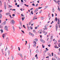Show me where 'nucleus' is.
I'll return each mask as SVG.
<instances>
[{"mask_svg": "<svg viewBox=\"0 0 60 60\" xmlns=\"http://www.w3.org/2000/svg\"><path fill=\"white\" fill-rule=\"evenodd\" d=\"M33 43L34 44L33 45V47L34 48H35V47H36V44L37 43L35 41H34V42H33Z\"/></svg>", "mask_w": 60, "mask_h": 60, "instance_id": "1", "label": "nucleus"}, {"mask_svg": "<svg viewBox=\"0 0 60 60\" xmlns=\"http://www.w3.org/2000/svg\"><path fill=\"white\" fill-rule=\"evenodd\" d=\"M5 29L6 30V31H8V27L7 26H5Z\"/></svg>", "mask_w": 60, "mask_h": 60, "instance_id": "2", "label": "nucleus"}, {"mask_svg": "<svg viewBox=\"0 0 60 60\" xmlns=\"http://www.w3.org/2000/svg\"><path fill=\"white\" fill-rule=\"evenodd\" d=\"M40 41L42 42V43H45V41H44L43 40V39H42L41 38L40 39Z\"/></svg>", "mask_w": 60, "mask_h": 60, "instance_id": "3", "label": "nucleus"}, {"mask_svg": "<svg viewBox=\"0 0 60 60\" xmlns=\"http://www.w3.org/2000/svg\"><path fill=\"white\" fill-rule=\"evenodd\" d=\"M4 8L5 10L6 9V3L5 2L4 3Z\"/></svg>", "mask_w": 60, "mask_h": 60, "instance_id": "4", "label": "nucleus"}, {"mask_svg": "<svg viewBox=\"0 0 60 60\" xmlns=\"http://www.w3.org/2000/svg\"><path fill=\"white\" fill-rule=\"evenodd\" d=\"M57 20L58 21V22H57V23L58 24H59V25H60V20L59 19V18H57Z\"/></svg>", "mask_w": 60, "mask_h": 60, "instance_id": "5", "label": "nucleus"}, {"mask_svg": "<svg viewBox=\"0 0 60 60\" xmlns=\"http://www.w3.org/2000/svg\"><path fill=\"white\" fill-rule=\"evenodd\" d=\"M56 4H58V5H59V4H60V0H58L56 2Z\"/></svg>", "mask_w": 60, "mask_h": 60, "instance_id": "6", "label": "nucleus"}, {"mask_svg": "<svg viewBox=\"0 0 60 60\" xmlns=\"http://www.w3.org/2000/svg\"><path fill=\"white\" fill-rule=\"evenodd\" d=\"M11 22L13 25V24H14V23H15V21H14V20H13V19H12V20Z\"/></svg>", "mask_w": 60, "mask_h": 60, "instance_id": "7", "label": "nucleus"}, {"mask_svg": "<svg viewBox=\"0 0 60 60\" xmlns=\"http://www.w3.org/2000/svg\"><path fill=\"white\" fill-rule=\"evenodd\" d=\"M2 37H3V38L4 39V37H5V36H6V35H5V34H3L2 36Z\"/></svg>", "mask_w": 60, "mask_h": 60, "instance_id": "8", "label": "nucleus"}, {"mask_svg": "<svg viewBox=\"0 0 60 60\" xmlns=\"http://www.w3.org/2000/svg\"><path fill=\"white\" fill-rule=\"evenodd\" d=\"M6 23V21H4V22L3 23H2V25H5V23Z\"/></svg>", "mask_w": 60, "mask_h": 60, "instance_id": "9", "label": "nucleus"}, {"mask_svg": "<svg viewBox=\"0 0 60 60\" xmlns=\"http://www.w3.org/2000/svg\"><path fill=\"white\" fill-rule=\"evenodd\" d=\"M48 24H46V25L45 26V28H47V27H48Z\"/></svg>", "mask_w": 60, "mask_h": 60, "instance_id": "10", "label": "nucleus"}, {"mask_svg": "<svg viewBox=\"0 0 60 60\" xmlns=\"http://www.w3.org/2000/svg\"><path fill=\"white\" fill-rule=\"evenodd\" d=\"M11 14L9 13H6V15H10Z\"/></svg>", "mask_w": 60, "mask_h": 60, "instance_id": "11", "label": "nucleus"}, {"mask_svg": "<svg viewBox=\"0 0 60 60\" xmlns=\"http://www.w3.org/2000/svg\"><path fill=\"white\" fill-rule=\"evenodd\" d=\"M56 58L57 60H60V59L58 57H56Z\"/></svg>", "mask_w": 60, "mask_h": 60, "instance_id": "12", "label": "nucleus"}, {"mask_svg": "<svg viewBox=\"0 0 60 60\" xmlns=\"http://www.w3.org/2000/svg\"><path fill=\"white\" fill-rule=\"evenodd\" d=\"M11 58L12 60H14V58L13 57V56H11Z\"/></svg>", "mask_w": 60, "mask_h": 60, "instance_id": "13", "label": "nucleus"}, {"mask_svg": "<svg viewBox=\"0 0 60 60\" xmlns=\"http://www.w3.org/2000/svg\"><path fill=\"white\" fill-rule=\"evenodd\" d=\"M0 31H1V34H2V33H3V30H2V29H1V30H0Z\"/></svg>", "mask_w": 60, "mask_h": 60, "instance_id": "14", "label": "nucleus"}, {"mask_svg": "<svg viewBox=\"0 0 60 60\" xmlns=\"http://www.w3.org/2000/svg\"><path fill=\"white\" fill-rule=\"evenodd\" d=\"M6 41H9V38H6Z\"/></svg>", "mask_w": 60, "mask_h": 60, "instance_id": "15", "label": "nucleus"}, {"mask_svg": "<svg viewBox=\"0 0 60 60\" xmlns=\"http://www.w3.org/2000/svg\"><path fill=\"white\" fill-rule=\"evenodd\" d=\"M24 5L26 6V7H28V6H29L28 5H26V4H24Z\"/></svg>", "mask_w": 60, "mask_h": 60, "instance_id": "16", "label": "nucleus"}, {"mask_svg": "<svg viewBox=\"0 0 60 60\" xmlns=\"http://www.w3.org/2000/svg\"><path fill=\"white\" fill-rule=\"evenodd\" d=\"M33 32L34 33H36V31H35V30H33Z\"/></svg>", "mask_w": 60, "mask_h": 60, "instance_id": "17", "label": "nucleus"}, {"mask_svg": "<svg viewBox=\"0 0 60 60\" xmlns=\"http://www.w3.org/2000/svg\"><path fill=\"white\" fill-rule=\"evenodd\" d=\"M20 57H21V58H22V54H20Z\"/></svg>", "mask_w": 60, "mask_h": 60, "instance_id": "18", "label": "nucleus"}, {"mask_svg": "<svg viewBox=\"0 0 60 60\" xmlns=\"http://www.w3.org/2000/svg\"><path fill=\"white\" fill-rule=\"evenodd\" d=\"M2 14H0V19H2Z\"/></svg>", "mask_w": 60, "mask_h": 60, "instance_id": "19", "label": "nucleus"}, {"mask_svg": "<svg viewBox=\"0 0 60 60\" xmlns=\"http://www.w3.org/2000/svg\"><path fill=\"white\" fill-rule=\"evenodd\" d=\"M19 23H20V25H22V23H21V21H20L19 22Z\"/></svg>", "mask_w": 60, "mask_h": 60, "instance_id": "20", "label": "nucleus"}, {"mask_svg": "<svg viewBox=\"0 0 60 60\" xmlns=\"http://www.w3.org/2000/svg\"><path fill=\"white\" fill-rule=\"evenodd\" d=\"M29 34L30 35H32V34L30 32H29Z\"/></svg>", "mask_w": 60, "mask_h": 60, "instance_id": "21", "label": "nucleus"}, {"mask_svg": "<svg viewBox=\"0 0 60 60\" xmlns=\"http://www.w3.org/2000/svg\"><path fill=\"white\" fill-rule=\"evenodd\" d=\"M34 41H38L37 39H36V38L34 39Z\"/></svg>", "mask_w": 60, "mask_h": 60, "instance_id": "22", "label": "nucleus"}, {"mask_svg": "<svg viewBox=\"0 0 60 60\" xmlns=\"http://www.w3.org/2000/svg\"><path fill=\"white\" fill-rule=\"evenodd\" d=\"M56 27H58V25L57 24H56Z\"/></svg>", "mask_w": 60, "mask_h": 60, "instance_id": "23", "label": "nucleus"}, {"mask_svg": "<svg viewBox=\"0 0 60 60\" xmlns=\"http://www.w3.org/2000/svg\"><path fill=\"white\" fill-rule=\"evenodd\" d=\"M58 10H59V11H60V8H59V7L58 6Z\"/></svg>", "mask_w": 60, "mask_h": 60, "instance_id": "24", "label": "nucleus"}, {"mask_svg": "<svg viewBox=\"0 0 60 60\" xmlns=\"http://www.w3.org/2000/svg\"><path fill=\"white\" fill-rule=\"evenodd\" d=\"M3 26H1V25H0V28H3Z\"/></svg>", "mask_w": 60, "mask_h": 60, "instance_id": "25", "label": "nucleus"}, {"mask_svg": "<svg viewBox=\"0 0 60 60\" xmlns=\"http://www.w3.org/2000/svg\"><path fill=\"white\" fill-rule=\"evenodd\" d=\"M21 32H22L23 33V34H25V32H24V31L22 30H21Z\"/></svg>", "mask_w": 60, "mask_h": 60, "instance_id": "26", "label": "nucleus"}, {"mask_svg": "<svg viewBox=\"0 0 60 60\" xmlns=\"http://www.w3.org/2000/svg\"><path fill=\"white\" fill-rule=\"evenodd\" d=\"M30 28L29 27L28 28V31H30Z\"/></svg>", "mask_w": 60, "mask_h": 60, "instance_id": "27", "label": "nucleus"}, {"mask_svg": "<svg viewBox=\"0 0 60 60\" xmlns=\"http://www.w3.org/2000/svg\"><path fill=\"white\" fill-rule=\"evenodd\" d=\"M39 52V51H38V50H36V53H38V52Z\"/></svg>", "mask_w": 60, "mask_h": 60, "instance_id": "28", "label": "nucleus"}, {"mask_svg": "<svg viewBox=\"0 0 60 60\" xmlns=\"http://www.w3.org/2000/svg\"><path fill=\"white\" fill-rule=\"evenodd\" d=\"M13 46H12V45L11 46V49L12 50V49H13Z\"/></svg>", "mask_w": 60, "mask_h": 60, "instance_id": "29", "label": "nucleus"}, {"mask_svg": "<svg viewBox=\"0 0 60 60\" xmlns=\"http://www.w3.org/2000/svg\"><path fill=\"white\" fill-rule=\"evenodd\" d=\"M38 8H37V9H36L35 10L36 11H38Z\"/></svg>", "mask_w": 60, "mask_h": 60, "instance_id": "30", "label": "nucleus"}, {"mask_svg": "<svg viewBox=\"0 0 60 60\" xmlns=\"http://www.w3.org/2000/svg\"><path fill=\"white\" fill-rule=\"evenodd\" d=\"M8 55L9 56V55H10V51L8 50Z\"/></svg>", "mask_w": 60, "mask_h": 60, "instance_id": "31", "label": "nucleus"}, {"mask_svg": "<svg viewBox=\"0 0 60 60\" xmlns=\"http://www.w3.org/2000/svg\"><path fill=\"white\" fill-rule=\"evenodd\" d=\"M55 20L56 21H57V19L56 17L55 18Z\"/></svg>", "mask_w": 60, "mask_h": 60, "instance_id": "32", "label": "nucleus"}, {"mask_svg": "<svg viewBox=\"0 0 60 60\" xmlns=\"http://www.w3.org/2000/svg\"><path fill=\"white\" fill-rule=\"evenodd\" d=\"M56 31H57V29L58 28V27H56Z\"/></svg>", "mask_w": 60, "mask_h": 60, "instance_id": "33", "label": "nucleus"}, {"mask_svg": "<svg viewBox=\"0 0 60 60\" xmlns=\"http://www.w3.org/2000/svg\"><path fill=\"white\" fill-rule=\"evenodd\" d=\"M24 19H25V17H24V18H23V17H22V19L23 21L24 20Z\"/></svg>", "mask_w": 60, "mask_h": 60, "instance_id": "34", "label": "nucleus"}, {"mask_svg": "<svg viewBox=\"0 0 60 60\" xmlns=\"http://www.w3.org/2000/svg\"><path fill=\"white\" fill-rule=\"evenodd\" d=\"M32 5H33V6H35V4H32Z\"/></svg>", "mask_w": 60, "mask_h": 60, "instance_id": "35", "label": "nucleus"}, {"mask_svg": "<svg viewBox=\"0 0 60 60\" xmlns=\"http://www.w3.org/2000/svg\"><path fill=\"white\" fill-rule=\"evenodd\" d=\"M43 33L44 34V33H45V30H43Z\"/></svg>", "mask_w": 60, "mask_h": 60, "instance_id": "36", "label": "nucleus"}, {"mask_svg": "<svg viewBox=\"0 0 60 60\" xmlns=\"http://www.w3.org/2000/svg\"><path fill=\"white\" fill-rule=\"evenodd\" d=\"M42 46L43 48H44L45 47H44V45L43 46V44L42 45Z\"/></svg>", "mask_w": 60, "mask_h": 60, "instance_id": "37", "label": "nucleus"}, {"mask_svg": "<svg viewBox=\"0 0 60 60\" xmlns=\"http://www.w3.org/2000/svg\"><path fill=\"white\" fill-rule=\"evenodd\" d=\"M43 17H41V19L42 20H43Z\"/></svg>", "mask_w": 60, "mask_h": 60, "instance_id": "38", "label": "nucleus"}, {"mask_svg": "<svg viewBox=\"0 0 60 60\" xmlns=\"http://www.w3.org/2000/svg\"><path fill=\"white\" fill-rule=\"evenodd\" d=\"M41 11H42V10H41L39 12V13H41Z\"/></svg>", "mask_w": 60, "mask_h": 60, "instance_id": "39", "label": "nucleus"}, {"mask_svg": "<svg viewBox=\"0 0 60 60\" xmlns=\"http://www.w3.org/2000/svg\"><path fill=\"white\" fill-rule=\"evenodd\" d=\"M18 49H19V51H20V48L19 47H18Z\"/></svg>", "mask_w": 60, "mask_h": 60, "instance_id": "40", "label": "nucleus"}, {"mask_svg": "<svg viewBox=\"0 0 60 60\" xmlns=\"http://www.w3.org/2000/svg\"><path fill=\"white\" fill-rule=\"evenodd\" d=\"M53 1H54V2H55V3H56V0H53Z\"/></svg>", "mask_w": 60, "mask_h": 60, "instance_id": "41", "label": "nucleus"}, {"mask_svg": "<svg viewBox=\"0 0 60 60\" xmlns=\"http://www.w3.org/2000/svg\"><path fill=\"white\" fill-rule=\"evenodd\" d=\"M25 25H23V27H24L25 28H26V27H25Z\"/></svg>", "mask_w": 60, "mask_h": 60, "instance_id": "42", "label": "nucleus"}, {"mask_svg": "<svg viewBox=\"0 0 60 60\" xmlns=\"http://www.w3.org/2000/svg\"><path fill=\"white\" fill-rule=\"evenodd\" d=\"M2 43H0V46H2Z\"/></svg>", "mask_w": 60, "mask_h": 60, "instance_id": "43", "label": "nucleus"}, {"mask_svg": "<svg viewBox=\"0 0 60 60\" xmlns=\"http://www.w3.org/2000/svg\"><path fill=\"white\" fill-rule=\"evenodd\" d=\"M31 13L33 15L34 14V13H33V11H31Z\"/></svg>", "mask_w": 60, "mask_h": 60, "instance_id": "44", "label": "nucleus"}, {"mask_svg": "<svg viewBox=\"0 0 60 60\" xmlns=\"http://www.w3.org/2000/svg\"><path fill=\"white\" fill-rule=\"evenodd\" d=\"M30 49V43H29V49Z\"/></svg>", "mask_w": 60, "mask_h": 60, "instance_id": "45", "label": "nucleus"}, {"mask_svg": "<svg viewBox=\"0 0 60 60\" xmlns=\"http://www.w3.org/2000/svg\"><path fill=\"white\" fill-rule=\"evenodd\" d=\"M50 18H51L50 16H49V20H50Z\"/></svg>", "mask_w": 60, "mask_h": 60, "instance_id": "46", "label": "nucleus"}, {"mask_svg": "<svg viewBox=\"0 0 60 60\" xmlns=\"http://www.w3.org/2000/svg\"><path fill=\"white\" fill-rule=\"evenodd\" d=\"M58 55L60 54V52H58Z\"/></svg>", "mask_w": 60, "mask_h": 60, "instance_id": "47", "label": "nucleus"}, {"mask_svg": "<svg viewBox=\"0 0 60 60\" xmlns=\"http://www.w3.org/2000/svg\"><path fill=\"white\" fill-rule=\"evenodd\" d=\"M52 12H54V9H53L52 10Z\"/></svg>", "mask_w": 60, "mask_h": 60, "instance_id": "48", "label": "nucleus"}, {"mask_svg": "<svg viewBox=\"0 0 60 60\" xmlns=\"http://www.w3.org/2000/svg\"><path fill=\"white\" fill-rule=\"evenodd\" d=\"M25 42H26V43L25 44V45H26V44L27 43V41H25Z\"/></svg>", "mask_w": 60, "mask_h": 60, "instance_id": "49", "label": "nucleus"}, {"mask_svg": "<svg viewBox=\"0 0 60 60\" xmlns=\"http://www.w3.org/2000/svg\"><path fill=\"white\" fill-rule=\"evenodd\" d=\"M37 11L36 10H35V11H34V12L35 13L36 12H37Z\"/></svg>", "mask_w": 60, "mask_h": 60, "instance_id": "50", "label": "nucleus"}, {"mask_svg": "<svg viewBox=\"0 0 60 60\" xmlns=\"http://www.w3.org/2000/svg\"><path fill=\"white\" fill-rule=\"evenodd\" d=\"M37 11L36 10H35V11H34V12L35 13L36 12H37Z\"/></svg>", "mask_w": 60, "mask_h": 60, "instance_id": "51", "label": "nucleus"}, {"mask_svg": "<svg viewBox=\"0 0 60 60\" xmlns=\"http://www.w3.org/2000/svg\"><path fill=\"white\" fill-rule=\"evenodd\" d=\"M8 6L9 7H12V6H10L9 5Z\"/></svg>", "mask_w": 60, "mask_h": 60, "instance_id": "52", "label": "nucleus"}, {"mask_svg": "<svg viewBox=\"0 0 60 60\" xmlns=\"http://www.w3.org/2000/svg\"><path fill=\"white\" fill-rule=\"evenodd\" d=\"M38 4H37L35 6L36 7L38 5Z\"/></svg>", "mask_w": 60, "mask_h": 60, "instance_id": "53", "label": "nucleus"}, {"mask_svg": "<svg viewBox=\"0 0 60 60\" xmlns=\"http://www.w3.org/2000/svg\"><path fill=\"white\" fill-rule=\"evenodd\" d=\"M51 39H53V37H52V36L51 37Z\"/></svg>", "mask_w": 60, "mask_h": 60, "instance_id": "54", "label": "nucleus"}, {"mask_svg": "<svg viewBox=\"0 0 60 60\" xmlns=\"http://www.w3.org/2000/svg\"><path fill=\"white\" fill-rule=\"evenodd\" d=\"M21 16H22V17H24V15H23L22 14H21Z\"/></svg>", "mask_w": 60, "mask_h": 60, "instance_id": "55", "label": "nucleus"}, {"mask_svg": "<svg viewBox=\"0 0 60 60\" xmlns=\"http://www.w3.org/2000/svg\"><path fill=\"white\" fill-rule=\"evenodd\" d=\"M17 7H19V5H17Z\"/></svg>", "mask_w": 60, "mask_h": 60, "instance_id": "56", "label": "nucleus"}, {"mask_svg": "<svg viewBox=\"0 0 60 60\" xmlns=\"http://www.w3.org/2000/svg\"><path fill=\"white\" fill-rule=\"evenodd\" d=\"M30 23L31 22H30L29 23H28L29 25H31V23Z\"/></svg>", "mask_w": 60, "mask_h": 60, "instance_id": "57", "label": "nucleus"}, {"mask_svg": "<svg viewBox=\"0 0 60 60\" xmlns=\"http://www.w3.org/2000/svg\"><path fill=\"white\" fill-rule=\"evenodd\" d=\"M34 60V57L33 58H32V60Z\"/></svg>", "mask_w": 60, "mask_h": 60, "instance_id": "58", "label": "nucleus"}, {"mask_svg": "<svg viewBox=\"0 0 60 60\" xmlns=\"http://www.w3.org/2000/svg\"><path fill=\"white\" fill-rule=\"evenodd\" d=\"M15 16V14H13L12 16L13 17H14Z\"/></svg>", "mask_w": 60, "mask_h": 60, "instance_id": "59", "label": "nucleus"}, {"mask_svg": "<svg viewBox=\"0 0 60 60\" xmlns=\"http://www.w3.org/2000/svg\"><path fill=\"white\" fill-rule=\"evenodd\" d=\"M9 16L11 18V19H12V17H11V15H9Z\"/></svg>", "mask_w": 60, "mask_h": 60, "instance_id": "60", "label": "nucleus"}, {"mask_svg": "<svg viewBox=\"0 0 60 60\" xmlns=\"http://www.w3.org/2000/svg\"><path fill=\"white\" fill-rule=\"evenodd\" d=\"M52 56H53V53L52 52Z\"/></svg>", "mask_w": 60, "mask_h": 60, "instance_id": "61", "label": "nucleus"}, {"mask_svg": "<svg viewBox=\"0 0 60 60\" xmlns=\"http://www.w3.org/2000/svg\"><path fill=\"white\" fill-rule=\"evenodd\" d=\"M33 8H30V11H32V10H33Z\"/></svg>", "mask_w": 60, "mask_h": 60, "instance_id": "62", "label": "nucleus"}, {"mask_svg": "<svg viewBox=\"0 0 60 60\" xmlns=\"http://www.w3.org/2000/svg\"><path fill=\"white\" fill-rule=\"evenodd\" d=\"M12 11H16V9H13L12 10Z\"/></svg>", "mask_w": 60, "mask_h": 60, "instance_id": "63", "label": "nucleus"}, {"mask_svg": "<svg viewBox=\"0 0 60 60\" xmlns=\"http://www.w3.org/2000/svg\"><path fill=\"white\" fill-rule=\"evenodd\" d=\"M58 42H60V40H58Z\"/></svg>", "mask_w": 60, "mask_h": 60, "instance_id": "64", "label": "nucleus"}]
</instances>
